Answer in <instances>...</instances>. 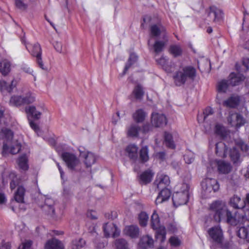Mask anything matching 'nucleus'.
I'll return each mask as SVG.
<instances>
[{"label": "nucleus", "instance_id": "obj_11", "mask_svg": "<svg viewBox=\"0 0 249 249\" xmlns=\"http://www.w3.org/2000/svg\"><path fill=\"white\" fill-rule=\"evenodd\" d=\"M103 230L106 237H108L111 235L113 237H115L120 234V230L113 223L109 224L107 223H105L103 226Z\"/></svg>", "mask_w": 249, "mask_h": 249}, {"label": "nucleus", "instance_id": "obj_17", "mask_svg": "<svg viewBox=\"0 0 249 249\" xmlns=\"http://www.w3.org/2000/svg\"><path fill=\"white\" fill-rule=\"evenodd\" d=\"M124 232L131 238H137L140 234V229L137 225L127 226L124 229Z\"/></svg>", "mask_w": 249, "mask_h": 249}, {"label": "nucleus", "instance_id": "obj_50", "mask_svg": "<svg viewBox=\"0 0 249 249\" xmlns=\"http://www.w3.org/2000/svg\"><path fill=\"white\" fill-rule=\"evenodd\" d=\"M0 90L2 91L6 90L9 92H11L12 88L8 87L7 83L4 80H0Z\"/></svg>", "mask_w": 249, "mask_h": 249}, {"label": "nucleus", "instance_id": "obj_31", "mask_svg": "<svg viewBox=\"0 0 249 249\" xmlns=\"http://www.w3.org/2000/svg\"><path fill=\"white\" fill-rule=\"evenodd\" d=\"M146 116L147 113L142 109H138L133 114L132 117L136 123H142L145 120Z\"/></svg>", "mask_w": 249, "mask_h": 249}, {"label": "nucleus", "instance_id": "obj_22", "mask_svg": "<svg viewBox=\"0 0 249 249\" xmlns=\"http://www.w3.org/2000/svg\"><path fill=\"white\" fill-rule=\"evenodd\" d=\"M154 173L150 170L142 172L139 176V181L142 185H146L150 183L153 178Z\"/></svg>", "mask_w": 249, "mask_h": 249}, {"label": "nucleus", "instance_id": "obj_45", "mask_svg": "<svg viewBox=\"0 0 249 249\" xmlns=\"http://www.w3.org/2000/svg\"><path fill=\"white\" fill-rule=\"evenodd\" d=\"M137 60V56L134 53H131L130 55L129 59L125 65L124 71V74H125L129 68Z\"/></svg>", "mask_w": 249, "mask_h": 249}, {"label": "nucleus", "instance_id": "obj_16", "mask_svg": "<svg viewBox=\"0 0 249 249\" xmlns=\"http://www.w3.org/2000/svg\"><path fill=\"white\" fill-rule=\"evenodd\" d=\"M150 33L152 36L157 37L161 35H167L165 27L160 23L153 24L150 27Z\"/></svg>", "mask_w": 249, "mask_h": 249}, {"label": "nucleus", "instance_id": "obj_1", "mask_svg": "<svg viewBox=\"0 0 249 249\" xmlns=\"http://www.w3.org/2000/svg\"><path fill=\"white\" fill-rule=\"evenodd\" d=\"M231 207L238 209H243L244 211L248 210L245 214L242 215L241 217H237L232 215L231 213L228 210L225 203L220 200L213 202L209 206L210 214L213 216V219L216 222L225 221L231 225H236L239 223L248 220L249 217V210L245 207V201L241 200L240 197L236 195L233 196L230 201Z\"/></svg>", "mask_w": 249, "mask_h": 249}, {"label": "nucleus", "instance_id": "obj_6", "mask_svg": "<svg viewBox=\"0 0 249 249\" xmlns=\"http://www.w3.org/2000/svg\"><path fill=\"white\" fill-rule=\"evenodd\" d=\"M26 48L33 56L36 57V61L38 66L42 70H47V68L45 67L42 59V50L39 44L36 43L32 46V48L30 49L29 47L26 45Z\"/></svg>", "mask_w": 249, "mask_h": 249}, {"label": "nucleus", "instance_id": "obj_14", "mask_svg": "<svg viewBox=\"0 0 249 249\" xmlns=\"http://www.w3.org/2000/svg\"><path fill=\"white\" fill-rule=\"evenodd\" d=\"M45 249H64L62 242L55 238L47 240L44 245Z\"/></svg>", "mask_w": 249, "mask_h": 249}, {"label": "nucleus", "instance_id": "obj_62", "mask_svg": "<svg viewBox=\"0 0 249 249\" xmlns=\"http://www.w3.org/2000/svg\"><path fill=\"white\" fill-rule=\"evenodd\" d=\"M18 184V182L17 180H15V179H13L12 181L10 182V186L11 189L12 190L14 189Z\"/></svg>", "mask_w": 249, "mask_h": 249}, {"label": "nucleus", "instance_id": "obj_48", "mask_svg": "<svg viewBox=\"0 0 249 249\" xmlns=\"http://www.w3.org/2000/svg\"><path fill=\"white\" fill-rule=\"evenodd\" d=\"M140 131L139 125H131L128 129L127 135L129 137H137Z\"/></svg>", "mask_w": 249, "mask_h": 249}, {"label": "nucleus", "instance_id": "obj_36", "mask_svg": "<svg viewBox=\"0 0 249 249\" xmlns=\"http://www.w3.org/2000/svg\"><path fill=\"white\" fill-rule=\"evenodd\" d=\"M164 143L167 147L172 149L176 148V145L173 140V136L171 133L168 132H165L164 134Z\"/></svg>", "mask_w": 249, "mask_h": 249}, {"label": "nucleus", "instance_id": "obj_43", "mask_svg": "<svg viewBox=\"0 0 249 249\" xmlns=\"http://www.w3.org/2000/svg\"><path fill=\"white\" fill-rule=\"evenodd\" d=\"M23 100L21 96L14 95L12 96L9 101V104L13 106H20L23 105Z\"/></svg>", "mask_w": 249, "mask_h": 249}, {"label": "nucleus", "instance_id": "obj_10", "mask_svg": "<svg viewBox=\"0 0 249 249\" xmlns=\"http://www.w3.org/2000/svg\"><path fill=\"white\" fill-rule=\"evenodd\" d=\"M43 110H44L43 109H41V110H39L36 107L33 106L27 107L25 108V111L28 116L29 124H35L33 121L30 119V116L34 120H38L40 118Z\"/></svg>", "mask_w": 249, "mask_h": 249}, {"label": "nucleus", "instance_id": "obj_2", "mask_svg": "<svg viewBox=\"0 0 249 249\" xmlns=\"http://www.w3.org/2000/svg\"><path fill=\"white\" fill-rule=\"evenodd\" d=\"M13 135L14 133L10 129L6 127L1 128L0 131V140H4L2 152L3 155L8 152L12 154H16L20 151L21 145L19 142H17L14 145L11 146L10 148L9 147L8 143L11 142Z\"/></svg>", "mask_w": 249, "mask_h": 249}, {"label": "nucleus", "instance_id": "obj_57", "mask_svg": "<svg viewBox=\"0 0 249 249\" xmlns=\"http://www.w3.org/2000/svg\"><path fill=\"white\" fill-rule=\"evenodd\" d=\"M11 245L9 242H6L4 241H2L0 243V249H10Z\"/></svg>", "mask_w": 249, "mask_h": 249}, {"label": "nucleus", "instance_id": "obj_4", "mask_svg": "<svg viewBox=\"0 0 249 249\" xmlns=\"http://www.w3.org/2000/svg\"><path fill=\"white\" fill-rule=\"evenodd\" d=\"M190 185L187 183H182L180 190L175 192L172 196L173 204L176 207L186 204L189 197Z\"/></svg>", "mask_w": 249, "mask_h": 249}, {"label": "nucleus", "instance_id": "obj_41", "mask_svg": "<svg viewBox=\"0 0 249 249\" xmlns=\"http://www.w3.org/2000/svg\"><path fill=\"white\" fill-rule=\"evenodd\" d=\"M132 94L136 99H141L144 95L143 88L142 86L139 84L136 86L133 89Z\"/></svg>", "mask_w": 249, "mask_h": 249}, {"label": "nucleus", "instance_id": "obj_52", "mask_svg": "<svg viewBox=\"0 0 249 249\" xmlns=\"http://www.w3.org/2000/svg\"><path fill=\"white\" fill-rule=\"evenodd\" d=\"M32 245V241L28 240L24 243H22L18 248V249H31Z\"/></svg>", "mask_w": 249, "mask_h": 249}, {"label": "nucleus", "instance_id": "obj_56", "mask_svg": "<svg viewBox=\"0 0 249 249\" xmlns=\"http://www.w3.org/2000/svg\"><path fill=\"white\" fill-rule=\"evenodd\" d=\"M15 4L18 8L20 9H25L26 8V5L21 0H15Z\"/></svg>", "mask_w": 249, "mask_h": 249}, {"label": "nucleus", "instance_id": "obj_26", "mask_svg": "<svg viewBox=\"0 0 249 249\" xmlns=\"http://www.w3.org/2000/svg\"><path fill=\"white\" fill-rule=\"evenodd\" d=\"M139 246L144 249H148L153 247L154 240L153 238L149 236H143L140 241Z\"/></svg>", "mask_w": 249, "mask_h": 249}, {"label": "nucleus", "instance_id": "obj_44", "mask_svg": "<svg viewBox=\"0 0 249 249\" xmlns=\"http://www.w3.org/2000/svg\"><path fill=\"white\" fill-rule=\"evenodd\" d=\"M114 244L117 249H129L128 243L124 239H116Z\"/></svg>", "mask_w": 249, "mask_h": 249}, {"label": "nucleus", "instance_id": "obj_63", "mask_svg": "<svg viewBox=\"0 0 249 249\" xmlns=\"http://www.w3.org/2000/svg\"><path fill=\"white\" fill-rule=\"evenodd\" d=\"M243 64L244 66H245L247 69H249V58H244L243 60Z\"/></svg>", "mask_w": 249, "mask_h": 249}, {"label": "nucleus", "instance_id": "obj_64", "mask_svg": "<svg viewBox=\"0 0 249 249\" xmlns=\"http://www.w3.org/2000/svg\"><path fill=\"white\" fill-rule=\"evenodd\" d=\"M6 199L5 195L0 193V204H3L6 202Z\"/></svg>", "mask_w": 249, "mask_h": 249}, {"label": "nucleus", "instance_id": "obj_3", "mask_svg": "<svg viewBox=\"0 0 249 249\" xmlns=\"http://www.w3.org/2000/svg\"><path fill=\"white\" fill-rule=\"evenodd\" d=\"M196 73V69L192 66L181 67L173 75L174 83L177 86H181L188 80H194Z\"/></svg>", "mask_w": 249, "mask_h": 249}, {"label": "nucleus", "instance_id": "obj_21", "mask_svg": "<svg viewBox=\"0 0 249 249\" xmlns=\"http://www.w3.org/2000/svg\"><path fill=\"white\" fill-rule=\"evenodd\" d=\"M161 190L156 200V204L161 203L169 199L171 196V192L167 188L160 189Z\"/></svg>", "mask_w": 249, "mask_h": 249}, {"label": "nucleus", "instance_id": "obj_60", "mask_svg": "<svg viewBox=\"0 0 249 249\" xmlns=\"http://www.w3.org/2000/svg\"><path fill=\"white\" fill-rule=\"evenodd\" d=\"M87 216L92 219H97V216L95 215V212L94 211L88 212L87 213Z\"/></svg>", "mask_w": 249, "mask_h": 249}, {"label": "nucleus", "instance_id": "obj_42", "mask_svg": "<svg viewBox=\"0 0 249 249\" xmlns=\"http://www.w3.org/2000/svg\"><path fill=\"white\" fill-rule=\"evenodd\" d=\"M140 159L142 162H145L149 160L148 149L147 146L142 147L140 151Z\"/></svg>", "mask_w": 249, "mask_h": 249}, {"label": "nucleus", "instance_id": "obj_5", "mask_svg": "<svg viewBox=\"0 0 249 249\" xmlns=\"http://www.w3.org/2000/svg\"><path fill=\"white\" fill-rule=\"evenodd\" d=\"M151 226L152 229L156 231V236L157 238L160 237L161 241H164L166 238L165 229L164 227L160 226L159 215L155 212L151 216Z\"/></svg>", "mask_w": 249, "mask_h": 249}, {"label": "nucleus", "instance_id": "obj_33", "mask_svg": "<svg viewBox=\"0 0 249 249\" xmlns=\"http://www.w3.org/2000/svg\"><path fill=\"white\" fill-rule=\"evenodd\" d=\"M25 189L22 186H19L14 194V199L18 203H23Z\"/></svg>", "mask_w": 249, "mask_h": 249}, {"label": "nucleus", "instance_id": "obj_7", "mask_svg": "<svg viewBox=\"0 0 249 249\" xmlns=\"http://www.w3.org/2000/svg\"><path fill=\"white\" fill-rule=\"evenodd\" d=\"M201 185L206 195L210 193L212 191L215 192L219 189V183L214 178H206L201 182Z\"/></svg>", "mask_w": 249, "mask_h": 249}, {"label": "nucleus", "instance_id": "obj_20", "mask_svg": "<svg viewBox=\"0 0 249 249\" xmlns=\"http://www.w3.org/2000/svg\"><path fill=\"white\" fill-rule=\"evenodd\" d=\"M228 121L231 124H244L246 123L243 117L236 113L230 114L228 117Z\"/></svg>", "mask_w": 249, "mask_h": 249}, {"label": "nucleus", "instance_id": "obj_8", "mask_svg": "<svg viewBox=\"0 0 249 249\" xmlns=\"http://www.w3.org/2000/svg\"><path fill=\"white\" fill-rule=\"evenodd\" d=\"M208 232L214 242L218 244L222 243L223 234L220 226H217L210 228Z\"/></svg>", "mask_w": 249, "mask_h": 249}, {"label": "nucleus", "instance_id": "obj_15", "mask_svg": "<svg viewBox=\"0 0 249 249\" xmlns=\"http://www.w3.org/2000/svg\"><path fill=\"white\" fill-rule=\"evenodd\" d=\"M80 156L84 159V163L87 167H90L96 161V157L91 152L80 151Z\"/></svg>", "mask_w": 249, "mask_h": 249}, {"label": "nucleus", "instance_id": "obj_58", "mask_svg": "<svg viewBox=\"0 0 249 249\" xmlns=\"http://www.w3.org/2000/svg\"><path fill=\"white\" fill-rule=\"evenodd\" d=\"M184 159L185 162L187 164H190L194 160V158L193 156H190L189 155H185L184 157Z\"/></svg>", "mask_w": 249, "mask_h": 249}, {"label": "nucleus", "instance_id": "obj_29", "mask_svg": "<svg viewBox=\"0 0 249 249\" xmlns=\"http://www.w3.org/2000/svg\"><path fill=\"white\" fill-rule=\"evenodd\" d=\"M228 146L223 142H219L215 144V152L217 156L221 157H226Z\"/></svg>", "mask_w": 249, "mask_h": 249}, {"label": "nucleus", "instance_id": "obj_61", "mask_svg": "<svg viewBox=\"0 0 249 249\" xmlns=\"http://www.w3.org/2000/svg\"><path fill=\"white\" fill-rule=\"evenodd\" d=\"M21 69L26 73H31L33 71L32 70L26 65H23Z\"/></svg>", "mask_w": 249, "mask_h": 249}, {"label": "nucleus", "instance_id": "obj_37", "mask_svg": "<svg viewBox=\"0 0 249 249\" xmlns=\"http://www.w3.org/2000/svg\"><path fill=\"white\" fill-rule=\"evenodd\" d=\"M156 61L166 72H171L172 71L171 66L168 64V60L165 57L161 56L159 59L156 60Z\"/></svg>", "mask_w": 249, "mask_h": 249}, {"label": "nucleus", "instance_id": "obj_25", "mask_svg": "<svg viewBox=\"0 0 249 249\" xmlns=\"http://www.w3.org/2000/svg\"><path fill=\"white\" fill-rule=\"evenodd\" d=\"M138 147L133 144H129L125 149L127 156L134 161H136L138 159Z\"/></svg>", "mask_w": 249, "mask_h": 249}, {"label": "nucleus", "instance_id": "obj_32", "mask_svg": "<svg viewBox=\"0 0 249 249\" xmlns=\"http://www.w3.org/2000/svg\"><path fill=\"white\" fill-rule=\"evenodd\" d=\"M11 64L7 59H3L0 61V72L3 75H7L11 71Z\"/></svg>", "mask_w": 249, "mask_h": 249}, {"label": "nucleus", "instance_id": "obj_47", "mask_svg": "<svg viewBox=\"0 0 249 249\" xmlns=\"http://www.w3.org/2000/svg\"><path fill=\"white\" fill-rule=\"evenodd\" d=\"M23 105L29 104L35 101V96L32 93H27L25 95L22 96Z\"/></svg>", "mask_w": 249, "mask_h": 249}, {"label": "nucleus", "instance_id": "obj_19", "mask_svg": "<svg viewBox=\"0 0 249 249\" xmlns=\"http://www.w3.org/2000/svg\"><path fill=\"white\" fill-rule=\"evenodd\" d=\"M240 97L237 95H232L228 99L223 101L222 105L224 107L229 108H235L239 104Z\"/></svg>", "mask_w": 249, "mask_h": 249}, {"label": "nucleus", "instance_id": "obj_12", "mask_svg": "<svg viewBox=\"0 0 249 249\" xmlns=\"http://www.w3.org/2000/svg\"><path fill=\"white\" fill-rule=\"evenodd\" d=\"M229 85H231L229 82L225 80H222L217 83V90L218 94L216 96V101L219 104L221 103V94L227 91Z\"/></svg>", "mask_w": 249, "mask_h": 249}, {"label": "nucleus", "instance_id": "obj_49", "mask_svg": "<svg viewBox=\"0 0 249 249\" xmlns=\"http://www.w3.org/2000/svg\"><path fill=\"white\" fill-rule=\"evenodd\" d=\"M169 52L175 57H177L181 55L182 50L180 46L174 45L170 47Z\"/></svg>", "mask_w": 249, "mask_h": 249}, {"label": "nucleus", "instance_id": "obj_35", "mask_svg": "<svg viewBox=\"0 0 249 249\" xmlns=\"http://www.w3.org/2000/svg\"><path fill=\"white\" fill-rule=\"evenodd\" d=\"M28 158L25 154L20 156L18 159V164L19 168L23 171H27L29 168Z\"/></svg>", "mask_w": 249, "mask_h": 249}, {"label": "nucleus", "instance_id": "obj_53", "mask_svg": "<svg viewBox=\"0 0 249 249\" xmlns=\"http://www.w3.org/2000/svg\"><path fill=\"white\" fill-rule=\"evenodd\" d=\"M169 242L171 246L174 247H178L180 244V241L178 238L174 236H172L170 238Z\"/></svg>", "mask_w": 249, "mask_h": 249}, {"label": "nucleus", "instance_id": "obj_40", "mask_svg": "<svg viewBox=\"0 0 249 249\" xmlns=\"http://www.w3.org/2000/svg\"><path fill=\"white\" fill-rule=\"evenodd\" d=\"M230 157L234 163H237L240 161V154L236 148L233 147L230 151Z\"/></svg>", "mask_w": 249, "mask_h": 249}, {"label": "nucleus", "instance_id": "obj_9", "mask_svg": "<svg viewBox=\"0 0 249 249\" xmlns=\"http://www.w3.org/2000/svg\"><path fill=\"white\" fill-rule=\"evenodd\" d=\"M62 158L66 163L67 166L71 170H74L79 162L76 156L69 152H64L62 154Z\"/></svg>", "mask_w": 249, "mask_h": 249}, {"label": "nucleus", "instance_id": "obj_34", "mask_svg": "<svg viewBox=\"0 0 249 249\" xmlns=\"http://www.w3.org/2000/svg\"><path fill=\"white\" fill-rule=\"evenodd\" d=\"M215 132L217 135L223 140L227 139L230 135V132L223 125H215Z\"/></svg>", "mask_w": 249, "mask_h": 249}, {"label": "nucleus", "instance_id": "obj_55", "mask_svg": "<svg viewBox=\"0 0 249 249\" xmlns=\"http://www.w3.org/2000/svg\"><path fill=\"white\" fill-rule=\"evenodd\" d=\"M85 244V241L82 239H79L78 242L75 241L74 245L76 246V249L82 248Z\"/></svg>", "mask_w": 249, "mask_h": 249}, {"label": "nucleus", "instance_id": "obj_39", "mask_svg": "<svg viewBox=\"0 0 249 249\" xmlns=\"http://www.w3.org/2000/svg\"><path fill=\"white\" fill-rule=\"evenodd\" d=\"M237 234L240 238L246 239L249 242V225L241 227L238 230Z\"/></svg>", "mask_w": 249, "mask_h": 249}, {"label": "nucleus", "instance_id": "obj_13", "mask_svg": "<svg viewBox=\"0 0 249 249\" xmlns=\"http://www.w3.org/2000/svg\"><path fill=\"white\" fill-rule=\"evenodd\" d=\"M170 180L169 177L165 175H161L158 176L154 182V185L159 190L160 189L167 188V186L169 185Z\"/></svg>", "mask_w": 249, "mask_h": 249}, {"label": "nucleus", "instance_id": "obj_38", "mask_svg": "<svg viewBox=\"0 0 249 249\" xmlns=\"http://www.w3.org/2000/svg\"><path fill=\"white\" fill-rule=\"evenodd\" d=\"M213 109L210 107L205 108L203 111V115H199L197 117V120L199 123H202V120H205L207 118L213 113Z\"/></svg>", "mask_w": 249, "mask_h": 249}, {"label": "nucleus", "instance_id": "obj_54", "mask_svg": "<svg viewBox=\"0 0 249 249\" xmlns=\"http://www.w3.org/2000/svg\"><path fill=\"white\" fill-rule=\"evenodd\" d=\"M54 47L57 52L59 53H64L61 43L58 42H55L54 44Z\"/></svg>", "mask_w": 249, "mask_h": 249}, {"label": "nucleus", "instance_id": "obj_18", "mask_svg": "<svg viewBox=\"0 0 249 249\" xmlns=\"http://www.w3.org/2000/svg\"><path fill=\"white\" fill-rule=\"evenodd\" d=\"M208 16L211 20L217 22L222 18L223 12L220 9L215 6H211L210 7Z\"/></svg>", "mask_w": 249, "mask_h": 249}, {"label": "nucleus", "instance_id": "obj_23", "mask_svg": "<svg viewBox=\"0 0 249 249\" xmlns=\"http://www.w3.org/2000/svg\"><path fill=\"white\" fill-rule=\"evenodd\" d=\"M217 170L219 173L227 174L229 173L232 169V166L229 162L223 160H218L217 162Z\"/></svg>", "mask_w": 249, "mask_h": 249}, {"label": "nucleus", "instance_id": "obj_27", "mask_svg": "<svg viewBox=\"0 0 249 249\" xmlns=\"http://www.w3.org/2000/svg\"><path fill=\"white\" fill-rule=\"evenodd\" d=\"M162 39V40H156L153 45L154 52L157 53L161 52L167 44L168 40L167 35H164Z\"/></svg>", "mask_w": 249, "mask_h": 249}, {"label": "nucleus", "instance_id": "obj_51", "mask_svg": "<svg viewBox=\"0 0 249 249\" xmlns=\"http://www.w3.org/2000/svg\"><path fill=\"white\" fill-rule=\"evenodd\" d=\"M30 126L38 136H42L43 135L44 132L41 127V125H30Z\"/></svg>", "mask_w": 249, "mask_h": 249}, {"label": "nucleus", "instance_id": "obj_28", "mask_svg": "<svg viewBox=\"0 0 249 249\" xmlns=\"http://www.w3.org/2000/svg\"><path fill=\"white\" fill-rule=\"evenodd\" d=\"M54 204V201L53 199L47 198L45 200L44 205L42 206V208L48 214L53 215L55 212Z\"/></svg>", "mask_w": 249, "mask_h": 249}, {"label": "nucleus", "instance_id": "obj_59", "mask_svg": "<svg viewBox=\"0 0 249 249\" xmlns=\"http://www.w3.org/2000/svg\"><path fill=\"white\" fill-rule=\"evenodd\" d=\"M167 228L172 232H174L177 231L176 226L174 223L169 224Z\"/></svg>", "mask_w": 249, "mask_h": 249}, {"label": "nucleus", "instance_id": "obj_30", "mask_svg": "<svg viewBox=\"0 0 249 249\" xmlns=\"http://www.w3.org/2000/svg\"><path fill=\"white\" fill-rule=\"evenodd\" d=\"M245 79L244 76L240 73H231L229 76V82L230 84L232 86L238 85L240 82L243 81Z\"/></svg>", "mask_w": 249, "mask_h": 249}, {"label": "nucleus", "instance_id": "obj_24", "mask_svg": "<svg viewBox=\"0 0 249 249\" xmlns=\"http://www.w3.org/2000/svg\"><path fill=\"white\" fill-rule=\"evenodd\" d=\"M152 124H166L167 119L165 115L158 113H153L151 115Z\"/></svg>", "mask_w": 249, "mask_h": 249}, {"label": "nucleus", "instance_id": "obj_46", "mask_svg": "<svg viewBox=\"0 0 249 249\" xmlns=\"http://www.w3.org/2000/svg\"><path fill=\"white\" fill-rule=\"evenodd\" d=\"M139 224L141 226L145 227L147 224V221L149 219L148 215L144 212H142L138 216Z\"/></svg>", "mask_w": 249, "mask_h": 249}]
</instances>
